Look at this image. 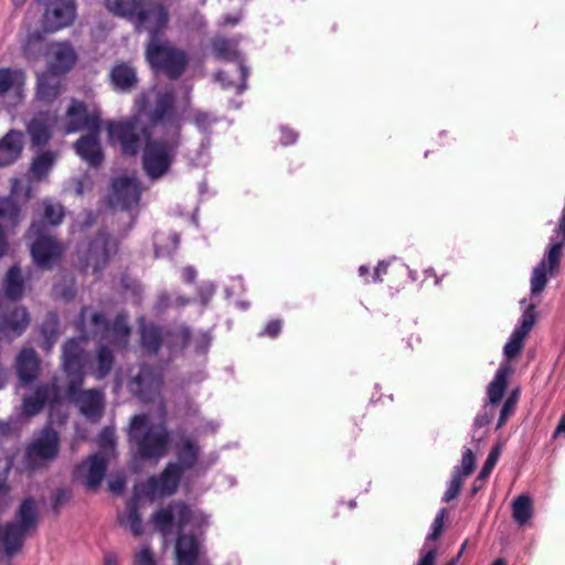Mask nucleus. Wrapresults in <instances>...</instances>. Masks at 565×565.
I'll list each match as a JSON object with an SVG mask.
<instances>
[{"mask_svg":"<svg viewBox=\"0 0 565 565\" xmlns=\"http://www.w3.org/2000/svg\"><path fill=\"white\" fill-rule=\"evenodd\" d=\"M108 142L118 147L121 156L136 157L151 136V130L136 115L106 122Z\"/></svg>","mask_w":565,"mask_h":565,"instance_id":"20e7f679","label":"nucleus"},{"mask_svg":"<svg viewBox=\"0 0 565 565\" xmlns=\"http://www.w3.org/2000/svg\"><path fill=\"white\" fill-rule=\"evenodd\" d=\"M24 135L18 130H10L2 137V167L14 163L22 154Z\"/></svg>","mask_w":565,"mask_h":565,"instance_id":"bb28decb","label":"nucleus"},{"mask_svg":"<svg viewBox=\"0 0 565 565\" xmlns=\"http://www.w3.org/2000/svg\"><path fill=\"white\" fill-rule=\"evenodd\" d=\"M40 332L43 337L42 348L50 351L60 337V320L56 312L49 311L45 315L40 326Z\"/></svg>","mask_w":565,"mask_h":565,"instance_id":"72a5a7b5","label":"nucleus"},{"mask_svg":"<svg viewBox=\"0 0 565 565\" xmlns=\"http://www.w3.org/2000/svg\"><path fill=\"white\" fill-rule=\"evenodd\" d=\"M463 484V477H461L460 469H454L451 475V480L449 482V486L444 493L443 501L444 502H450L451 500L456 499L462 488Z\"/></svg>","mask_w":565,"mask_h":565,"instance_id":"09e8293b","label":"nucleus"},{"mask_svg":"<svg viewBox=\"0 0 565 565\" xmlns=\"http://www.w3.org/2000/svg\"><path fill=\"white\" fill-rule=\"evenodd\" d=\"M39 522L35 499L24 498L15 512L14 521L2 525V559L12 558L22 551L28 533L36 530Z\"/></svg>","mask_w":565,"mask_h":565,"instance_id":"f03ea898","label":"nucleus"},{"mask_svg":"<svg viewBox=\"0 0 565 565\" xmlns=\"http://www.w3.org/2000/svg\"><path fill=\"white\" fill-rule=\"evenodd\" d=\"M73 492L68 488H58L51 494V508L53 513L58 516L62 509L71 501Z\"/></svg>","mask_w":565,"mask_h":565,"instance_id":"49530a36","label":"nucleus"},{"mask_svg":"<svg viewBox=\"0 0 565 565\" xmlns=\"http://www.w3.org/2000/svg\"><path fill=\"white\" fill-rule=\"evenodd\" d=\"M115 365V355L113 350L106 344H99L95 353V363L90 365V374L97 380H104L113 371Z\"/></svg>","mask_w":565,"mask_h":565,"instance_id":"cd10ccee","label":"nucleus"},{"mask_svg":"<svg viewBox=\"0 0 565 565\" xmlns=\"http://www.w3.org/2000/svg\"><path fill=\"white\" fill-rule=\"evenodd\" d=\"M161 384L162 379L158 371L149 364H142L130 379L128 387L139 399L150 403L160 394Z\"/></svg>","mask_w":565,"mask_h":565,"instance_id":"2eb2a0df","label":"nucleus"},{"mask_svg":"<svg viewBox=\"0 0 565 565\" xmlns=\"http://www.w3.org/2000/svg\"><path fill=\"white\" fill-rule=\"evenodd\" d=\"M142 0H105L106 9L114 15L129 21Z\"/></svg>","mask_w":565,"mask_h":565,"instance_id":"ea45409f","label":"nucleus"},{"mask_svg":"<svg viewBox=\"0 0 565 565\" xmlns=\"http://www.w3.org/2000/svg\"><path fill=\"white\" fill-rule=\"evenodd\" d=\"M43 45V36L40 32L29 33L24 44L23 51L28 56H34L41 52Z\"/></svg>","mask_w":565,"mask_h":565,"instance_id":"864d4df0","label":"nucleus"},{"mask_svg":"<svg viewBox=\"0 0 565 565\" xmlns=\"http://www.w3.org/2000/svg\"><path fill=\"white\" fill-rule=\"evenodd\" d=\"M173 509V513L175 512L177 516V525L180 531H182L192 519V510L191 508L183 501L175 502L171 505Z\"/></svg>","mask_w":565,"mask_h":565,"instance_id":"603ef678","label":"nucleus"},{"mask_svg":"<svg viewBox=\"0 0 565 565\" xmlns=\"http://www.w3.org/2000/svg\"><path fill=\"white\" fill-rule=\"evenodd\" d=\"M200 561V544L193 534H179L175 542V564L198 565Z\"/></svg>","mask_w":565,"mask_h":565,"instance_id":"b1692460","label":"nucleus"},{"mask_svg":"<svg viewBox=\"0 0 565 565\" xmlns=\"http://www.w3.org/2000/svg\"><path fill=\"white\" fill-rule=\"evenodd\" d=\"M129 438L136 445L141 459H160L167 455L171 435L164 424L149 423L146 414L135 415L130 419Z\"/></svg>","mask_w":565,"mask_h":565,"instance_id":"f257e3e1","label":"nucleus"},{"mask_svg":"<svg viewBox=\"0 0 565 565\" xmlns=\"http://www.w3.org/2000/svg\"><path fill=\"white\" fill-rule=\"evenodd\" d=\"M102 111L97 108L89 110L85 102L72 99L64 117L63 131L67 135L82 130L87 132L102 130Z\"/></svg>","mask_w":565,"mask_h":565,"instance_id":"9d476101","label":"nucleus"},{"mask_svg":"<svg viewBox=\"0 0 565 565\" xmlns=\"http://www.w3.org/2000/svg\"><path fill=\"white\" fill-rule=\"evenodd\" d=\"M60 449V435L51 424H47L25 447V463L32 470L41 468L53 461L58 456Z\"/></svg>","mask_w":565,"mask_h":565,"instance_id":"6e6552de","label":"nucleus"},{"mask_svg":"<svg viewBox=\"0 0 565 565\" xmlns=\"http://www.w3.org/2000/svg\"><path fill=\"white\" fill-rule=\"evenodd\" d=\"M47 62L49 73L61 76L72 70L77 61V55L68 42H54L49 45Z\"/></svg>","mask_w":565,"mask_h":565,"instance_id":"aec40b11","label":"nucleus"},{"mask_svg":"<svg viewBox=\"0 0 565 565\" xmlns=\"http://www.w3.org/2000/svg\"><path fill=\"white\" fill-rule=\"evenodd\" d=\"M175 455L178 461L170 463L177 465L179 470L184 473L196 466L199 461L200 447L194 441L185 439L178 445Z\"/></svg>","mask_w":565,"mask_h":565,"instance_id":"c756f323","label":"nucleus"},{"mask_svg":"<svg viewBox=\"0 0 565 565\" xmlns=\"http://www.w3.org/2000/svg\"><path fill=\"white\" fill-rule=\"evenodd\" d=\"M191 339L192 332L186 326H178L164 333V341L170 351L184 350L190 344Z\"/></svg>","mask_w":565,"mask_h":565,"instance_id":"c9c22d12","label":"nucleus"},{"mask_svg":"<svg viewBox=\"0 0 565 565\" xmlns=\"http://www.w3.org/2000/svg\"><path fill=\"white\" fill-rule=\"evenodd\" d=\"M90 321L96 329L104 331L109 330V321L107 320L106 316L102 312L93 313Z\"/></svg>","mask_w":565,"mask_h":565,"instance_id":"69168bd1","label":"nucleus"},{"mask_svg":"<svg viewBox=\"0 0 565 565\" xmlns=\"http://www.w3.org/2000/svg\"><path fill=\"white\" fill-rule=\"evenodd\" d=\"M78 385L74 391L71 390V383H67L66 394L79 412L90 420H98L104 413V393L100 388L83 390Z\"/></svg>","mask_w":565,"mask_h":565,"instance_id":"4468645a","label":"nucleus"},{"mask_svg":"<svg viewBox=\"0 0 565 565\" xmlns=\"http://www.w3.org/2000/svg\"><path fill=\"white\" fill-rule=\"evenodd\" d=\"M43 213L42 221L51 226H58L65 216L64 206L54 200L45 199L42 201Z\"/></svg>","mask_w":565,"mask_h":565,"instance_id":"a19ab883","label":"nucleus"},{"mask_svg":"<svg viewBox=\"0 0 565 565\" xmlns=\"http://www.w3.org/2000/svg\"><path fill=\"white\" fill-rule=\"evenodd\" d=\"M25 307L2 301V338L13 340L22 335L30 324Z\"/></svg>","mask_w":565,"mask_h":565,"instance_id":"dca6fc26","label":"nucleus"},{"mask_svg":"<svg viewBox=\"0 0 565 565\" xmlns=\"http://www.w3.org/2000/svg\"><path fill=\"white\" fill-rule=\"evenodd\" d=\"M212 337L209 332H200L194 340V349L196 353H206L211 345Z\"/></svg>","mask_w":565,"mask_h":565,"instance_id":"052dcab7","label":"nucleus"},{"mask_svg":"<svg viewBox=\"0 0 565 565\" xmlns=\"http://www.w3.org/2000/svg\"><path fill=\"white\" fill-rule=\"evenodd\" d=\"M61 404V390L55 380L42 382L22 399L21 412L26 417L40 414L45 407L51 409Z\"/></svg>","mask_w":565,"mask_h":565,"instance_id":"f8f14e48","label":"nucleus"},{"mask_svg":"<svg viewBox=\"0 0 565 565\" xmlns=\"http://www.w3.org/2000/svg\"><path fill=\"white\" fill-rule=\"evenodd\" d=\"M126 511H127V516L125 520L120 516L119 518L120 522L126 523L135 536L142 535V533H143L142 519L139 513L138 502L136 499H132L127 503Z\"/></svg>","mask_w":565,"mask_h":565,"instance_id":"37998d69","label":"nucleus"},{"mask_svg":"<svg viewBox=\"0 0 565 565\" xmlns=\"http://www.w3.org/2000/svg\"><path fill=\"white\" fill-rule=\"evenodd\" d=\"M15 373L22 386L33 383L40 374L41 360L32 348H23L14 362Z\"/></svg>","mask_w":565,"mask_h":565,"instance_id":"5701e85b","label":"nucleus"},{"mask_svg":"<svg viewBox=\"0 0 565 565\" xmlns=\"http://www.w3.org/2000/svg\"><path fill=\"white\" fill-rule=\"evenodd\" d=\"M175 96L173 92H160L157 95L154 106L148 114L152 126L170 120L174 115Z\"/></svg>","mask_w":565,"mask_h":565,"instance_id":"393cba45","label":"nucleus"},{"mask_svg":"<svg viewBox=\"0 0 565 565\" xmlns=\"http://www.w3.org/2000/svg\"><path fill=\"white\" fill-rule=\"evenodd\" d=\"M154 525L162 532L167 533L171 530L174 522V513L172 507L159 509L152 515Z\"/></svg>","mask_w":565,"mask_h":565,"instance_id":"c03bdc74","label":"nucleus"},{"mask_svg":"<svg viewBox=\"0 0 565 565\" xmlns=\"http://www.w3.org/2000/svg\"><path fill=\"white\" fill-rule=\"evenodd\" d=\"M512 514L514 520L520 524H526L533 515V502L530 495H518L512 504Z\"/></svg>","mask_w":565,"mask_h":565,"instance_id":"58836bf2","label":"nucleus"},{"mask_svg":"<svg viewBox=\"0 0 565 565\" xmlns=\"http://www.w3.org/2000/svg\"><path fill=\"white\" fill-rule=\"evenodd\" d=\"M563 246L564 242L553 243L547 252L546 258L543 259L545 260L546 268L551 274L559 267Z\"/></svg>","mask_w":565,"mask_h":565,"instance_id":"3c124183","label":"nucleus"},{"mask_svg":"<svg viewBox=\"0 0 565 565\" xmlns=\"http://www.w3.org/2000/svg\"><path fill=\"white\" fill-rule=\"evenodd\" d=\"M525 338H526L525 334H523L514 329V331L511 334V338L509 339V341L507 342V344L503 348V352H504V355L507 356V359L512 360L520 354V352L523 349V343H524Z\"/></svg>","mask_w":565,"mask_h":565,"instance_id":"de8ad7c7","label":"nucleus"},{"mask_svg":"<svg viewBox=\"0 0 565 565\" xmlns=\"http://www.w3.org/2000/svg\"><path fill=\"white\" fill-rule=\"evenodd\" d=\"M212 49L216 58L225 61H238L239 52L231 40L225 38H215L212 41Z\"/></svg>","mask_w":565,"mask_h":565,"instance_id":"79ce46f5","label":"nucleus"},{"mask_svg":"<svg viewBox=\"0 0 565 565\" xmlns=\"http://www.w3.org/2000/svg\"><path fill=\"white\" fill-rule=\"evenodd\" d=\"M32 238L30 254L33 264L42 270H51L65 253V246L55 236L46 232L43 223L33 222L28 231Z\"/></svg>","mask_w":565,"mask_h":565,"instance_id":"423d86ee","label":"nucleus"},{"mask_svg":"<svg viewBox=\"0 0 565 565\" xmlns=\"http://www.w3.org/2000/svg\"><path fill=\"white\" fill-rule=\"evenodd\" d=\"M118 250L117 241L106 231L99 230L88 242L83 255L85 268H92L94 274L103 270L110 257Z\"/></svg>","mask_w":565,"mask_h":565,"instance_id":"9b49d317","label":"nucleus"},{"mask_svg":"<svg viewBox=\"0 0 565 565\" xmlns=\"http://www.w3.org/2000/svg\"><path fill=\"white\" fill-rule=\"evenodd\" d=\"M216 292V287L213 284H203L198 289L199 301L203 307H206Z\"/></svg>","mask_w":565,"mask_h":565,"instance_id":"4d7b16f0","label":"nucleus"},{"mask_svg":"<svg viewBox=\"0 0 565 565\" xmlns=\"http://www.w3.org/2000/svg\"><path fill=\"white\" fill-rule=\"evenodd\" d=\"M388 267H390V262H386V260L379 262V264L375 267L374 273H373V281L374 282L383 281V275L387 274Z\"/></svg>","mask_w":565,"mask_h":565,"instance_id":"774afa93","label":"nucleus"},{"mask_svg":"<svg viewBox=\"0 0 565 565\" xmlns=\"http://www.w3.org/2000/svg\"><path fill=\"white\" fill-rule=\"evenodd\" d=\"M535 308L536 306L534 303H530L521 317L520 326L515 328L516 331L525 334L526 337L536 322L537 315Z\"/></svg>","mask_w":565,"mask_h":565,"instance_id":"8fccbe9b","label":"nucleus"},{"mask_svg":"<svg viewBox=\"0 0 565 565\" xmlns=\"http://www.w3.org/2000/svg\"><path fill=\"white\" fill-rule=\"evenodd\" d=\"M56 160L55 152L47 150L35 156L30 166L31 178L40 181L47 177Z\"/></svg>","mask_w":565,"mask_h":565,"instance_id":"f704fd0d","label":"nucleus"},{"mask_svg":"<svg viewBox=\"0 0 565 565\" xmlns=\"http://www.w3.org/2000/svg\"><path fill=\"white\" fill-rule=\"evenodd\" d=\"M113 331L116 333H122L128 334L129 333V327L127 324L126 317L121 313L117 315L115 318V321L113 323Z\"/></svg>","mask_w":565,"mask_h":565,"instance_id":"338daca9","label":"nucleus"},{"mask_svg":"<svg viewBox=\"0 0 565 565\" xmlns=\"http://www.w3.org/2000/svg\"><path fill=\"white\" fill-rule=\"evenodd\" d=\"M99 135L100 131L92 130L81 136L73 145L76 154L93 168L102 166L105 159Z\"/></svg>","mask_w":565,"mask_h":565,"instance_id":"4be33fe9","label":"nucleus"},{"mask_svg":"<svg viewBox=\"0 0 565 565\" xmlns=\"http://www.w3.org/2000/svg\"><path fill=\"white\" fill-rule=\"evenodd\" d=\"M129 22L137 33L147 32L148 40H156L168 29L170 12L162 0H142Z\"/></svg>","mask_w":565,"mask_h":565,"instance_id":"0eeeda50","label":"nucleus"},{"mask_svg":"<svg viewBox=\"0 0 565 565\" xmlns=\"http://www.w3.org/2000/svg\"><path fill=\"white\" fill-rule=\"evenodd\" d=\"M87 461L86 487L90 490H96L106 475L108 461L100 452L89 456Z\"/></svg>","mask_w":565,"mask_h":565,"instance_id":"2f4dec72","label":"nucleus"},{"mask_svg":"<svg viewBox=\"0 0 565 565\" xmlns=\"http://www.w3.org/2000/svg\"><path fill=\"white\" fill-rule=\"evenodd\" d=\"M110 84L117 92H130L137 86L136 70L128 63L115 64L109 74Z\"/></svg>","mask_w":565,"mask_h":565,"instance_id":"a878e982","label":"nucleus"},{"mask_svg":"<svg viewBox=\"0 0 565 565\" xmlns=\"http://www.w3.org/2000/svg\"><path fill=\"white\" fill-rule=\"evenodd\" d=\"M135 565H157L150 547L145 546L135 554Z\"/></svg>","mask_w":565,"mask_h":565,"instance_id":"bf43d9fd","label":"nucleus"},{"mask_svg":"<svg viewBox=\"0 0 565 565\" xmlns=\"http://www.w3.org/2000/svg\"><path fill=\"white\" fill-rule=\"evenodd\" d=\"M282 327V322L279 319H274L267 322L264 328V331L260 333L262 335H267L269 338H277L280 334Z\"/></svg>","mask_w":565,"mask_h":565,"instance_id":"e2e57ef3","label":"nucleus"},{"mask_svg":"<svg viewBox=\"0 0 565 565\" xmlns=\"http://www.w3.org/2000/svg\"><path fill=\"white\" fill-rule=\"evenodd\" d=\"M113 203L121 210H129L140 200L141 189L135 178L127 175L113 180Z\"/></svg>","mask_w":565,"mask_h":565,"instance_id":"6ab92c4d","label":"nucleus"},{"mask_svg":"<svg viewBox=\"0 0 565 565\" xmlns=\"http://www.w3.org/2000/svg\"><path fill=\"white\" fill-rule=\"evenodd\" d=\"M87 339L88 337L83 334L78 338L67 340L63 345L62 366L67 383H71L72 391L78 385H83L85 382L89 353L84 349L83 343L86 342Z\"/></svg>","mask_w":565,"mask_h":565,"instance_id":"1a4fd4ad","label":"nucleus"},{"mask_svg":"<svg viewBox=\"0 0 565 565\" xmlns=\"http://www.w3.org/2000/svg\"><path fill=\"white\" fill-rule=\"evenodd\" d=\"M61 93V81L57 75L44 73L38 79L36 96L40 100L53 102Z\"/></svg>","mask_w":565,"mask_h":565,"instance_id":"473e14b6","label":"nucleus"},{"mask_svg":"<svg viewBox=\"0 0 565 565\" xmlns=\"http://www.w3.org/2000/svg\"><path fill=\"white\" fill-rule=\"evenodd\" d=\"M98 445L100 448H114L116 445L115 431L110 427H105L98 435Z\"/></svg>","mask_w":565,"mask_h":565,"instance_id":"13d9d810","label":"nucleus"},{"mask_svg":"<svg viewBox=\"0 0 565 565\" xmlns=\"http://www.w3.org/2000/svg\"><path fill=\"white\" fill-rule=\"evenodd\" d=\"M298 139V134L287 126L280 127V143L284 146L294 145Z\"/></svg>","mask_w":565,"mask_h":565,"instance_id":"0e129e2a","label":"nucleus"},{"mask_svg":"<svg viewBox=\"0 0 565 565\" xmlns=\"http://www.w3.org/2000/svg\"><path fill=\"white\" fill-rule=\"evenodd\" d=\"M164 341V334L158 326H147L141 329V345L149 354H157Z\"/></svg>","mask_w":565,"mask_h":565,"instance_id":"e433bc0d","label":"nucleus"},{"mask_svg":"<svg viewBox=\"0 0 565 565\" xmlns=\"http://www.w3.org/2000/svg\"><path fill=\"white\" fill-rule=\"evenodd\" d=\"M514 412H515V406L512 405V402L505 401L500 411V416H499V419L497 423V429H500L501 427H503L505 425L507 420L514 414Z\"/></svg>","mask_w":565,"mask_h":565,"instance_id":"680f3d73","label":"nucleus"},{"mask_svg":"<svg viewBox=\"0 0 565 565\" xmlns=\"http://www.w3.org/2000/svg\"><path fill=\"white\" fill-rule=\"evenodd\" d=\"M512 373L513 369L508 362L499 366L494 379L490 382L487 390L490 404L497 405L501 402L508 386V379Z\"/></svg>","mask_w":565,"mask_h":565,"instance_id":"c85d7f7f","label":"nucleus"},{"mask_svg":"<svg viewBox=\"0 0 565 565\" xmlns=\"http://www.w3.org/2000/svg\"><path fill=\"white\" fill-rule=\"evenodd\" d=\"M183 472L177 465L168 463L159 477H150L145 483V493L147 495H172L178 491Z\"/></svg>","mask_w":565,"mask_h":565,"instance_id":"a211bd4d","label":"nucleus"},{"mask_svg":"<svg viewBox=\"0 0 565 565\" xmlns=\"http://www.w3.org/2000/svg\"><path fill=\"white\" fill-rule=\"evenodd\" d=\"M22 218L21 205L11 195L7 199L2 198V256L6 252L4 232L6 230L17 226Z\"/></svg>","mask_w":565,"mask_h":565,"instance_id":"7c9ffc66","label":"nucleus"},{"mask_svg":"<svg viewBox=\"0 0 565 565\" xmlns=\"http://www.w3.org/2000/svg\"><path fill=\"white\" fill-rule=\"evenodd\" d=\"M25 73L2 67V107L10 110L24 99Z\"/></svg>","mask_w":565,"mask_h":565,"instance_id":"f3484780","label":"nucleus"},{"mask_svg":"<svg viewBox=\"0 0 565 565\" xmlns=\"http://www.w3.org/2000/svg\"><path fill=\"white\" fill-rule=\"evenodd\" d=\"M180 132L181 127L178 124L175 126V135L169 140L162 138L153 139L150 136L145 142L142 147V169L150 179H160L170 170L175 150L180 146Z\"/></svg>","mask_w":565,"mask_h":565,"instance_id":"39448f33","label":"nucleus"},{"mask_svg":"<svg viewBox=\"0 0 565 565\" xmlns=\"http://www.w3.org/2000/svg\"><path fill=\"white\" fill-rule=\"evenodd\" d=\"M145 57L153 73L162 74L170 81L179 79L190 62L184 50L161 38L147 41Z\"/></svg>","mask_w":565,"mask_h":565,"instance_id":"7ed1b4c3","label":"nucleus"},{"mask_svg":"<svg viewBox=\"0 0 565 565\" xmlns=\"http://www.w3.org/2000/svg\"><path fill=\"white\" fill-rule=\"evenodd\" d=\"M28 132L33 147H43L52 138V132L43 119L34 118L28 125Z\"/></svg>","mask_w":565,"mask_h":565,"instance_id":"4c0bfd02","label":"nucleus"},{"mask_svg":"<svg viewBox=\"0 0 565 565\" xmlns=\"http://www.w3.org/2000/svg\"><path fill=\"white\" fill-rule=\"evenodd\" d=\"M31 280V269L23 270L18 264L11 266L2 279V298L13 302L23 298Z\"/></svg>","mask_w":565,"mask_h":565,"instance_id":"412c9836","label":"nucleus"},{"mask_svg":"<svg viewBox=\"0 0 565 565\" xmlns=\"http://www.w3.org/2000/svg\"><path fill=\"white\" fill-rule=\"evenodd\" d=\"M192 121L199 130L206 132L210 130L212 124L214 122V119L211 117L209 113L196 110L193 114Z\"/></svg>","mask_w":565,"mask_h":565,"instance_id":"6e6d98bb","label":"nucleus"},{"mask_svg":"<svg viewBox=\"0 0 565 565\" xmlns=\"http://www.w3.org/2000/svg\"><path fill=\"white\" fill-rule=\"evenodd\" d=\"M475 468H476V455L470 448H467L463 451V455L461 458V465L456 466L454 469H460L461 477L465 478V477H469L473 472Z\"/></svg>","mask_w":565,"mask_h":565,"instance_id":"5fc2aeb1","label":"nucleus"},{"mask_svg":"<svg viewBox=\"0 0 565 565\" xmlns=\"http://www.w3.org/2000/svg\"><path fill=\"white\" fill-rule=\"evenodd\" d=\"M75 0H51L46 2L42 18L43 30L47 33L57 32L71 25L76 18Z\"/></svg>","mask_w":565,"mask_h":565,"instance_id":"ddd939ff","label":"nucleus"},{"mask_svg":"<svg viewBox=\"0 0 565 565\" xmlns=\"http://www.w3.org/2000/svg\"><path fill=\"white\" fill-rule=\"evenodd\" d=\"M547 271L545 260H542L534 269L531 277V292L537 295L544 290L547 284Z\"/></svg>","mask_w":565,"mask_h":565,"instance_id":"a18cd8bd","label":"nucleus"}]
</instances>
